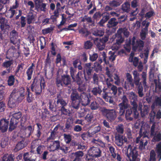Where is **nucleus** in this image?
Wrapping results in <instances>:
<instances>
[{"instance_id":"obj_23","label":"nucleus","mask_w":161,"mask_h":161,"mask_svg":"<svg viewBox=\"0 0 161 161\" xmlns=\"http://www.w3.org/2000/svg\"><path fill=\"white\" fill-rule=\"evenodd\" d=\"M19 120H17L15 118L12 117H11L10 121V124L8 130L9 131H12L15 129L17 126V125Z\"/></svg>"},{"instance_id":"obj_45","label":"nucleus","mask_w":161,"mask_h":161,"mask_svg":"<svg viewBox=\"0 0 161 161\" xmlns=\"http://www.w3.org/2000/svg\"><path fill=\"white\" fill-rule=\"evenodd\" d=\"M92 83L93 84L98 85L99 83V75L94 73L92 77Z\"/></svg>"},{"instance_id":"obj_54","label":"nucleus","mask_w":161,"mask_h":161,"mask_svg":"<svg viewBox=\"0 0 161 161\" xmlns=\"http://www.w3.org/2000/svg\"><path fill=\"white\" fill-rule=\"evenodd\" d=\"M49 114V111L48 110L47 108H45L44 109V111H42V114L41 115V119H46L47 117V114Z\"/></svg>"},{"instance_id":"obj_14","label":"nucleus","mask_w":161,"mask_h":161,"mask_svg":"<svg viewBox=\"0 0 161 161\" xmlns=\"http://www.w3.org/2000/svg\"><path fill=\"white\" fill-rule=\"evenodd\" d=\"M20 138H21L20 141L17 143L14 149L15 152L22 149L26 147L28 145V142L25 137L21 136Z\"/></svg>"},{"instance_id":"obj_24","label":"nucleus","mask_w":161,"mask_h":161,"mask_svg":"<svg viewBox=\"0 0 161 161\" xmlns=\"http://www.w3.org/2000/svg\"><path fill=\"white\" fill-rule=\"evenodd\" d=\"M35 67V65L32 63L28 68L26 71V74L27 76V80H28L31 79L33 72Z\"/></svg>"},{"instance_id":"obj_32","label":"nucleus","mask_w":161,"mask_h":161,"mask_svg":"<svg viewBox=\"0 0 161 161\" xmlns=\"http://www.w3.org/2000/svg\"><path fill=\"white\" fill-rule=\"evenodd\" d=\"M138 101H130V104L131 107L130 108L132 109L133 111H134V115L135 117H137L138 115H139V113L137 110L138 105L137 104Z\"/></svg>"},{"instance_id":"obj_30","label":"nucleus","mask_w":161,"mask_h":161,"mask_svg":"<svg viewBox=\"0 0 161 161\" xmlns=\"http://www.w3.org/2000/svg\"><path fill=\"white\" fill-rule=\"evenodd\" d=\"M133 81L135 83V85L138 86L141 83H140V78L139 73L136 70H134L133 72Z\"/></svg>"},{"instance_id":"obj_27","label":"nucleus","mask_w":161,"mask_h":161,"mask_svg":"<svg viewBox=\"0 0 161 161\" xmlns=\"http://www.w3.org/2000/svg\"><path fill=\"white\" fill-rule=\"evenodd\" d=\"M82 93L79 94L76 90H73L70 95L71 101H80Z\"/></svg>"},{"instance_id":"obj_20","label":"nucleus","mask_w":161,"mask_h":161,"mask_svg":"<svg viewBox=\"0 0 161 161\" xmlns=\"http://www.w3.org/2000/svg\"><path fill=\"white\" fill-rule=\"evenodd\" d=\"M90 98L91 97L90 95H87L85 92L82 93L80 99V102H81L82 105L84 106L89 105L90 101Z\"/></svg>"},{"instance_id":"obj_25","label":"nucleus","mask_w":161,"mask_h":161,"mask_svg":"<svg viewBox=\"0 0 161 161\" xmlns=\"http://www.w3.org/2000/svg\"><path fill=\"white\" fill-rule=\"evenodd\" d=\"M102 14V18L100 20L98 23V24L100 26L103 27L104 26V24L110 18V14L108 13H104Z\"/></svg>"},{"instance_id":"obj_61","label":"nucleus","mask_w":161,"mask_h":161,"mask_svg":"<svg viewBox=\"0 0 161 161\" xmlns=\"http://www.w3.org/2000/svg\"><path fill=\"white\" fill-rule=\"evenodd\" d=\"M131 44H132L131 41L129 40L128 42L124 45V48L127 52L129 53L130 51Z\"/></svg>"},{"instance_id":"obj_2","label":"nucleus","mask_w":161,"mask_h":161,"mask_svg":"<svg viewBox=\"0 0 161 161\" xmlns=\"http://www.w3.org/2000/svg\"><path fill=\"white\" fill-rule=\"evenodd\" d=\"M92 63L90 62L85 64L82 71L84 75V79L86 82L87 81L91 78V76L93 72V69L97 72L102 70V66L97 63L95 62L94 67L92 66Z\"/></svg>"},{"instance_id":"obj_47","label":"nucleus","mask_w":161,"mask_h":161,"mask_svg":"<svg viewBox=\"0 0 161 161\" xmlns=\"http://www.w3.org/2000/svg\"><path fill=\"white\" fill-rule=\"evenodd\" d=\"M59 150L61 151L63 153L66 154L68 152L69 147L65 145L61 144L60 145Z\"/></svg>"},{"instance_id":"obj_43","label":"nucleus","mask_w":161,"mask_h":161,"mask_svg":"<svg viewBox=\"0 0 161 161\" xmlns=\"http://www.w3.org/2000/svg\"><path fill=\"white\" fill-rule=\"evenodd\" d=\"M141 116L142 117H145L147 115L148 112V107L147 106L144 105L143 108L140 111Z\"/></svg>"},{"instance_id":"obj_35","label":"nucleus","mask_w":161,"mask_h":161,"mask_svg":"<svg viewBox=\"0 0 161 161\" xmlns=\"http://www.w3.org/2000/svg\"><path fill=\"white\" fill-rule=\"evenodd\" d=\"M2 161H14V154L6 153L2 157Z\"/></svg>"},{"instance_id":"obj_63","label":"nucleus","mask_w":161,"mask_h":161,"mask_svg":"<svg viewBox=\"0 0 161 161\" xmlns=\"http://www.w3.org/2000/svg\"><path fill=\"white\" fill-rule=\"evenodd\" d=\"M72 145L74 146L75 147H77L76 148L78 149L84 150L85 148V146L82 145L79 143H77L76 142H72Z\"/></svg>"},{"instance_id":"obj_9","label":"nucleus","mask_w":161,"mask_h":161,"mask_svg":"<svg viewBox=\"0 0 161 161\" xmlns=\"http://www.w3.org/2000/svg\"><path fill=\"white\" fill-rule=\"evenodd\" d=\"M109 37V35H105L102 38H96L94 40V43L99 50L102 51L104 49L105 43L108 41Z\"/></svg>"},{"instance_id":"obj_26","label":"nucleus","mask_w":161,"mask_h":161,"mask_svg":"<svg viewBox=\"0 0 161 161\" xmlns=\"http://www.w3.org/2000/svg\"><path fill=\"white\" fill-rule=\"evenodd\" d=\"M113 38L115 41V44L118 45H120L124 41V38L122 37V35L118 33V31L113 36Z\"/></svg>"},{"instance_id":"obj_50","label":"nucleus","mask_w":161,"mask_h":161,"mask_svg":"<svg viewBox=\"0 0 161 161\" xmlns=\"http://www.w3.org/2000/svg\"><path fill=\"white\" fill-rule=\"evenodd\" d=\"M116 130L117 133L122 134L124 133V128L123 124H120L116 127Z\"/></svg>"},{"instance_id":"obj_33","label":"nucleus","mask_w":161,"mask_h":161,"mask_svg":"<svg viewBox=\"0 0 161 161\" xmlns=\"http://www.w3.org/2000/svg\"><path fill=\"white\" fill-rule=\"evenodd\" d=\"M26 99L28 103L32 102L34 100V97L33 96V94L31 92L30 89L28 87H26Z\"/></svg>"},{"instance_id":"obj_10","label":"nucleus","mask_w":161,"mask_h":161,"mask_svg":"<svg viewBox=\"0 0 161 161\" xmlns=\"http://www.w3.org/2000/svg\"><path fill=\"white\" fill-rule=\"evenodd\" d=\"M30 88L31 91L35 92L36 96L39 95L42 93L41 88L40 87L39 83L36 77L32 79Z\"/></svg>"},{"instance_id":"obj_38","label":"nucleus","mask_w":161,"mask_h":161,"mask_svg":"<svg viewBox=\"0 0 161 161\" xmlns=\"http://www.w3.org/2000/svg\"><path fill=\"white\" fill-rule=\"evenodd\" d=\"M73 154H74V156L75 157V158L74 159V161L76 160L81 161V158L84 155V153L82 151H78L75 152V153H73Z\"/></svg>"},{"instance_id":"obj_7","label":"nucleus","mask_w":161,"mask_h":161,"mask_svg":"<svg viewBox=\"0 0 161 161\" xmlns=\"http://www.w3.org/2000/svg\"><path fill=\"white\" fill-rule=\"evenodd\" d=\"M126 156L129 161H140V159L138 157V152L137 148L132 146L131 145L128 146Z\"/></svg>"},{"instance_id":"obj_56","label":"nucleus","mask_w":161,"mask_h":161,"mask_svg":"<svg viewBox=\"0 0 161 161\" xmlns=\"http://www.w3.org/2000/svg\"><path fill=\"white\" fill-rule=\"evenodd\" d=\"M45 148L44 146L43 145H39L36 147V152L37 154L40 155L42 153L43 150Z\"/></svg>"},{"instance_id":"obj_41","label":"nucleus","mask_w":161,"mask_h":161,"mask_svg":"<svg viewBox=\"0 0 161 161\" xmlns=\"http://www.w3.org/2000/svg\"><path fill=\"white\" fill-rule=\"evenodd\" d=\"M15 78L14 75H11L8 77L7 80L8 84L9 86H13L15 82Z\"/></svg>"},{"instance_id":"obj_55","label":"nucleus","mask_w":161,"mask_h":161,"mask_svg":"<svg viewBox=\"0 0 161 161\" xmlns=\"http://www.w3.org/2000/svg\"><path fill=\"white\" fill-rule=\"evenodd\" d=\"M93 46L92 43L90 41L85 42L84 44V47L86 49H91Z\"/></svg>"},{"instance_id":"obj_5","label":"nucleus","mask_w":161,"mask_h":161,"mask_svg":"<svg viewBox=\"0 0 161 161\" xmlns=\"http://www.w3.org/2000/svg\"><path fill=\"white\" fill-rule=\"evenodd\" d=\"M71 79L70 76L68 74H64L61 76V78L57 76L56 79L55 84L56 86L60 87H68L70 89L72 87Z\"/></svg>"},{"instance_id":"obj_3","label":"nucleus","mask_w":161,"mask_h":161,"mask_svg":"<svg viewBox=\"0 0 161 161\" xmlns=\"http://www.w3.org/2000/svg\"><path fill=\"white\" fill-rule=\"evenodd\" d=\"M58 111L61 112L62 114L67 115L69 113V110L67 108L68 102L64 100L60 94H57L55 98Z\"/></svg>"},{"instance_id":"obj_51","label":"nucleus","mask_w":161,"mask_h":161,"mask_svg":"<svg viewBox=\"0 0 161 161\" xmlns=\"http://www.w3.org/2000/svg\"><path fill=\"white\" fill-rule=\"evenodd\" d=\"M138 96L134 92H130L129 94V98L130 99V101H138Z\"/></svg>"},{"instance_id":"obj_22","label":"nucleus","mask_w":161,"mask_h":161,"mask_svg":"<svg viewBox=\"0 0 161 161\" xmlns=\"http://www.w3.org/2000/svg\"><path fill=\"white\" fill-rule=\"evenodd\" d=\"M74 125V119L71 117L68 118L65 124L64 130H71Z\"/></svg>"},{"instance_id":"obj_31","label":"nucleus","mask_w":161,"mask_h":161,"mask_svg":"<svg viewBox=\"0 0 161 161\" xmlns=\"http://www.w3.org/2000/svg\"><path fill=\"white\" fill-rule=\"evenodd\" d=\"M102 91V86L98 85L97 86L95 87L92 88L91 92L94 96H96L98 95H100Z\"/></svg>"},{"instance_id":"obj_42","label":"nucleus","mask_w":161,"mask_h":161,"mask_svg":"<svg viewBox=\"0 0 161 161\" xmlns=\"http://www.w3.org/2000/svg\"><path fill=\"white\" fill-rule=\"evenodd\" d=\"M93 35L95 36H103L104 34V30L100 29H97L95 30L93 33Z\"/></svg>"},{"instance_id":"obj_49","label":"nucleus","mask_w":161,"mask_h":161,"mask_svg":"<svg viewBox=\"0 0 161 161\" xmlns=\"http://www.w3.org/2000/svg\"><path fill=\"white\" fill-rule=\"evenodd\" d=\"M13 62L12 60H7L4 62L2 64V66L6 68L10 69V67L13 64Z\"/></svg>"},{"instance_id":"obj_46","label":"nucleus","mask_w":161,"mask_h":161,"mask_svg":"<svg viewBox=\"0 0 161 161\" xmlns=\"http://www.w3.org/2000/svg\"><path fill=\"white\" fill-rule=\"evenodd\" d=\"M80 101H72L71 106L73 108L77 110L80 106Z\"/></svg>"},{"instance_id":"obj_1","label":"nucleus","mask_w":161,"mask_h":161,"mask_svg":"<svg viewBox=\"0 0 161 161\" xmlns=\"http://www.w3.org/2000/svg\"><path fill=\"white\" fill-rule=\"evenodd\" d=\"M25 89L21 87L18 90L14 89L10 95L8 102V105L9 108L15 107L17 103L21 102L25 98Z\"/></svg>"},{"instance_id":"obj_18","label":"nucleus","mask_w":161,"mask_h":161,"mask_svg":"<svg viewBox=\"0 0 161 161\" xmlns=\"http://www.w3.org/2000/svg\"><path fill=\"white\" fill-rule=\"evenodd\" d=\"M22 129L25 130L24 135L25 137L28 138L33 133L34 130V127L31 125H29L27 127L22 126Z\"/></svg>"},{"instance_id":"obj_58","label":"nucleus","mask_w":161,"mask_h":161,"mask_svg":"<svg viewBox=\"0 0 161 161\" xmlns=\"http://www.w3.org/2000/svg\"><path fill=\"white\" fill-rule=\"evenodd\" d=\"M64 140L67 144H69L71 142L72 140L71 135L69 134H64Z\"/></svg>"},{"instance_id":"obj_53","label":"nucleus","mask_w":161,"mask_h":161,"mask_svg":"<svg viewBox=\"0 0 161 161\" xmlns=\"http://www.w3.org/2000/svg\"><path fill=\"white\" fill-rule=\"evenodd\" d=\"M148 31L145 30L144 29H142L140 33V37L142 40H145L146 36L148 34Z\"/></svg>"},{"instance_id":"obj_62","label":"nucleus","mask_w":161,"mask_h":161,"mask_svg":"<svg viewBox=\"0 0 161 161\" xmlns=\"http://www.w3.org/2000/svg\"><path fill=\"white\" fill-rule=\"evenodd\" d=\"M14 112H12V117L14 118H15L17 120H19V119L22 116L21 113L20 112H18L16 113H14Z\"/></svg>"},{"instance_id":"obj_37","label":"nucleus","mask_w":161,"mask_h":161,"mask_svg":"<svg viewBox=\"0 0 161 161\" xmlns=\"http://www.w3.org/2000/svg\"><path fill=\"white\" fill-rule=\"evenodd\" d=\"M134 84H135V83L133 81H131V82L125 81L123 86L126 90H129L134 87Z\"/></svg>"},{"instance_id":"obj_15","label":"nucleus","mask_w":161,"mask_h":161,"mask_svg":"<svg viewBox=\"0 0 161 161\" xmlns=\"http://www.w3.org/2000/svg\"><path fill=\"white\" fill-rule=\"evenodd\" d=\"M144 42L142 40L139 39L136 41V37L134 36L132 38V49L134 51H136L137 48H142L144 45Z\"/></svg>"},{"instance_id":"obj_64","label":"nucleus","mask_w":161,"mask_h":161,"mask_svg":"<svg viewBox=\"0 0 161 161\" xmlns=\"http://www.w3.org/2000/svg\"><path fill=\"white\" fill-rule=\"evenodd\" d=\"M99 105L96 101H93L91 103L90 107L91 109L95 110L97 109L99 107Z\"/></svg>"},{"instance_id":"obj_48","label":"nucleus","mask_w":161,"mask_h":161,"mask_svg":"<svg viewBox=\"0 0 161 161\" xmlns=\"http://www.w3.org/2000/svg\"><path fill=\"white\" fill-rule=\"evenodd\" d=\"M92 137V136L89 132H83L81 135V138L84 141L86 140L89 137Z\"/></svg>"},{"instance_id":"obj_8","label":"nucleus","mask_w":161,"mask_h":161,"mask_svg":"<svg viewBox=\"0 0 161 161\" xmlns=\"http://www.w3.org/2000/svg\"><path fill=\"white\" fill-rule=\"evenodd\" d=\"M122 102L118 104L119 108V116L118 119L119 120H121V117L124 116L125 110L128 108L129 104L128 103V100L125 95H124L121 98Z\"/></svg>"},{"instance_id":"obj_12","label":"nucleus","mask_w":161,"mask_h":161,"mask_svg":"<svg viewBox=\"0 0 161 161\" xmlns=\"http://www.w3.org/2000/svg\"><path fill=\"white\" fill-rule=\"evenodd\" d=\"M115 144L118 146L121 147L123 146L124 143L127 142V138L123 135L116 133L115 136Z\"/></svg>"},{"instance_id":"obj_6","label":"nucleus","mask_w":161,"mask_h":161,"mask_svg":"<svg viewBox=\"0 0 161 161\" xmlns=\"http://www.w3.org/2000/svg\"><path fill=\"white\" fill-rule=\"evenodd\" d=\"M100 111L102 115L109 122H113L117 117L118 112L114 109H109L103 107L101 109Z\"/></svg>"},{"instance_id":"obj_57","label":"nucleus","mask_w":161,"mask_h":161,"mask_svg":"<svg viewBox=\"0 0 161 161\" xmlns=\"http://www.w3.org/2000/svg\"><path fill=\"white\" fill-rule=\"evenodd\" d=\"M25 66V64L23 63H21L18 64L16 69L15 71V74H16L19 71L21 72L22 71Z\"/></svg>"},{"instance_id":"obj_4","label":"nucleus","mask_w":161,"mask_h":161,"mask_svg":"<svg viewBox=\"0 0 161 161\" xmlns=\"http://www.w3.org/2000/svg\"><path fill=\"white\" fill-rule=\"evenodd\" d=\"M117 87L114 85L112 86L109 91L108 90L107 88L104 87L103 88L102 97L106 101L112 103L113 102V98L117 96Z\"/></svg>"},{"instance_id":"obj_59","label":"nucleus","mask_w":161,"mask_h":161,"mask_svg":"<svg viewBox=\"0 0 161 161\" xmlns=\"http://www.w3.org/2000/svg\"><path fill=\"white\" fill-rule=\"evenodd\" d=\"M156 147L158 156L159 157L160 160L161 159V142H160L157 145Z\"/></svg>"},{"instance_id":"obj_11","label":"nucleus","mask_w":161,"mask_h":161,"mask_svg":"<svg viewBox=\"0 0 161 161\" xmlns=\"http://www.w3.org/2000/svg\"><path fill=\"white\" fill-rule=\"evenodd\" d=\"M76 68H74L73 67H71L69 68V73L70 77L74 82L76 80H80L81 78L83 77L82 75V71H79L77 74L75 75L76 72Z\"/></svg>"},{"instance_id":"obj_21","label":"nucleus","mask_w":161,"mask_h":161,"mask_svg":"<svg viewBox=\"0 0 161 161\" xmlns=\"http://www.w3.org/2000/svg\"><path fill=\"white\" fill-rule=\"evenodd\" d=\"M8 124L9 121L5 119H2L0 120V130L2 132L7 131Z\"/></svg>"},{"instance_id":"obj_44","label":"nucleus","mask_w":161,"mask_h":161,"mask_svg":"<svg viewBox=\"0 0 161 161\" xmlns=\"http://www.w3.org/2000/svg\"><path fill=\"white\" fill-rule=\"evenodd\" d=\"M117 31L118 33H120L121 35L123 33L126 37H128L129 36V32L127 29L121 28H119Z\"/></svg>"},{"instance_id":"obj_52","label":"nucleus","mask_w":161,"mask_h":161,"mask_svg":"<svg viewBox=\"0 0 161 161\" xmlns=\"http://www.w3.org/2000/svg\"><path fill=\"white\" fill-rule=\"evenodd\" d=\"M138 87L137 88L138 94L139 96L140 97H142L144 96V93H143V87L141 84H140L139 85H138Z\"/></svg>"},{"instance_id":"obj_36","label":"nucleus","mask_w":161,"mask_h":161,"mask_svg":"<svg viewBox=\"0 0 161 161\" xmlns=\"http://www.w3.org/2000/svg\"><path fill=\"white\" fill-rule=\"evenodd\" d=\"M118 24V22L116 21L115 18H112L110 19L107 24V26L109 28L116 26Z\"/></svg>"},{"instance_id":"obj_19","label":"nucleus","mask_w":161,"mask_h":161,"mask_svg":"<svg viewBox=\"0 0 161 161\" xmlns=\"http://www.w3.org/2000/svg\"><path fill=\"white\" fill-rule=\"evenodd\" d=\"M125 119L126 120L128 121H132L133 118L135 119H137L139 115H138L137 117H135L134 115V111L131 108H127L125 110Z\"/></svg>"},{"instance_id":"obj_60","label":"nucleus","mask_w":161,"mask_h":161,"mask_svg":"<svg viewBox=\"0 0 161 161\" xmlns=\"http://www.w3.org/2000/svg\"><path fill=\"white\" fill-rule=\"evenodd\" d=\"M34 19V16L32 13H29L27 16V23L28 24H30Z\"/></svg>"},{"instance_id":"obj_28","label":"nucleus","mask_w":161,"mask_h":161,"mask_svg":"<svg viewBox=\"0 0 161 161\" xmlns=\"http://www.w3.org/2000/svg\"><path fill=\"white\" fill-rule=\"evenodd\" d=\"M49 109L53 113L57 112L58 110V108L55 100L54 102H53L52 100H49L48 103Z\"/></svg>"},{"instance_id":"obj_13","label":"nucleus","mask_w":161,"mask_h":161,"mask_svg":"<svg viewBox=\"0 0 161 161\" xmlns=\"http://www.w3.org/2000/svg\"><path fill=\"white\" fill-rule=\"evenodd\" d=\"M88 153L92 157L98 158L101 156L102 151L99 147L93 146L88 150Z\"/></svg>"},{"instance_id":"obj_17","label":"nucleus","mask_w":161,"mask_h":161,"mask_svg":"<svg viewBox=\"0 0 161 161\" xmlns=\"http://www.w3.org/2000/svg\"><path fill=\"white\" fill-rule=\"evenodd\" d=\"M84 76L81 78L80 80H76L74 81L78 85V87L77 89V91L83 93L85 92L86 90V87L84 84H83L84 82Z\"/></svg>"},{"instance_id":"obj_29","label":"nucleus","mask_w":161,"mask_h":161,"mask_svg":"<svg viewBox=\"0 0 161 161\" xmlns=\"http://www.w3.org/2000/svg\"><path fill=\"white\" fill-rule=\"evenodd\" d=\"M52 144H51L49 146V148L52 150L53 151L59 150V146L60 145V142L59 140L52 141Z\"/></svg>"},{"instance_id":"obj_34","label":"nucleus","mask_w":161,"mask_h":161,"mask_svg":"<svg viewBox=\"0 0 161 161\" xmlns=\"http://www.w3.org/2000/svg\"><path fill=\"white\" fill-rule=\"evenodd\" d=\"M121 10L123 12L128 13L130 11V4L128 2L124 3L121 5Z\"/></svg>"},{"instance_id":"obj_40","label":"nucleus","mask_w":161,"mask_h":161,"mask_svg":"<svg viewBox=\"0 0 161 161\" xmlns=\"http://www.w3.org/2000/svg\"><path fill=\"white\" fill-rule=\"evenodd\" d=\"M121 3L119 0H112L110 1L109 3L110 6L113 8H115L120 6Z\"/></svg>"},{"instance_id":"obj_16","label":"nucleus","mask_w":161,"mask_h":161,"mask_svg":"<svg viewBox=\"0 0 161 161\" xmlns=\"http://www.w3.org/2000/svg\"><path fill=\"white\" fill-rule=\"evenodd\" d=\"M10 42L15 45L18 42L19 43L20 39H18V33L15 30H13L10 33Z\"/></svg>"},{"instance_id":"obj_39","label":"nucleus","mask_w":161,"mask_h":161,"mask_svg":"<svg viewBox=\"0 0 161 161\" xmlns=\"http://www.w3.org/2000/svg\"><path fill=\"white\" fill-rule=\"evenodd\" d=\"M79 32L81 36L84 37H87L90 34L87 29L85 28H81L79 31Z\"/></svg>"}]
</instances>
